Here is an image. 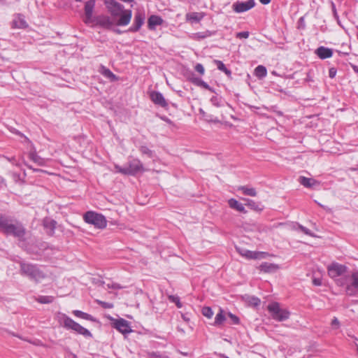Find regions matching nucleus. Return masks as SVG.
Returning a JSON list of instances; mask_svg holds the SVG:
<instances>
[{
	"label": "nucleus",
	"mask_w": 358,
	"mask_h": 358,
	"mask_svg": "<svg viewBox=\"0 0 358 358\" xmlns=\"http://www.w3.org/2000/svg\"><path fill=\"white\" fill-rule=\"evenodd\" d=\"M57 319L60 325L68 330H72L75 332L84 336L86 338L92 337L91 332L73 320L71 317L64 313H59L57 315Z\"/></svg>",
	"instance_id": "1"
},
{
	"label": "nucleus",
	"mask_w": 358,
	"mask_h": 358,
	"mask_svg": "<svg viewBox=\"0 0 358 358\" xmlns=\"http://www.w3.org/2000/svg\"><path fill=\"white\" fill-rule=\"evenodd\" d=\"M0 229L5 234L18 238H22L24 235V229L20 224H13L6 217H0Z\"/></svg>",
	"instance_id": "2"
},
{
	"label": "nucleus",
	"mask_w": 358,
	"mask_h": 358,
	"mask_svg": "<svg viewBox=\"0 0 358 358\" xmlns=\"http://www.w3.org/2000/svg\"><path fill=\"white\" fill-rule=\"evenodd\" d=\"M337 284L341 286L345 285L347 294L358 296V271H353L345 280L338 279Z\"/></svg>",
	"instance_id": "3"
},
{
	"label": "nucleus",
	"mask_w": 358,
	"mask_h": 358,
	"mask_svg": "<svg viewBox=\"0 0 358 358\" xmlns=\"http://www.w3.org/2000/svg\"><path fill=\"white\" fill-rule=\"evenodd\" d=\"M267 310L272 318L278 322L287 320L290 315L289 310L286 308H282L278 302L269 303L267 306Z\"/></svg>",
	"instance_id": "4"
},
{
	"label": "nucleus",
	"mask_w": 358,
	"mask_h": 358,
	"mask_svg": "<svg viewBox=\"0 0 358 358\" xmlns=\"http://www.w3.org/2000/svg\"><path fill=\"white\" fill-rule=\"evenodd\" d=\"M83 220L87 224L94 225L98 229H104L107 226L106 217L100 213L94 211H87L83 215Z\"/></svg>",
	"instance_id": "5"
},
{
	"label": "nucleus",
	"mask_w": 358,
	"mask_h": 358,
	"mask_svg": "<svg viewBox=\"0 0 358 358\" xmlns=\"http://www.w3.org/2000/svg\"><path fill=\"white\" fill-rule=\"evenodd\" d=\"M115 172L120 173L124 175H135L138 172L143 171V166L140 160L133 159L128 162V164L124 167H121L119 165H115Z\"/></svg>",
	"instance_id": "6"
},
{
	"label": "nucleus",
	"mask_w": 358,
	"mask_h": 358,
	"mask_svg": "<svg viewBox=\"0 0 358 358\" xmlns=\"http://www.w3.org/2000/svg\"><path fill=\"white\" fill-rule=\"evenodd\" d=\"M21 271L22 273L36 281H40L45 277L43 273L36 266L32 264L22 263Z\"/></svg>",
	"instance_id": "7"
},
{
	"label": "nucleus",
	"mask_w": 358,
	"mask_h": 358,
	"mask_svg": "<svg viewBox=\"0 0 358 358\" xmlns=\"http://www.w3.org/2000/svg\"><path fill=\"white\" fill-rule=\"evenodd\" d=\"M348 268L343 264L334 262L328 266L327 271L329 275L334 279L344 275L347 272Z\"/></svg>",
	"instance_id": "8"
},
{
	"label": "nucleus",
	"mask_w": 358,
	"mask_h": 358,
	"mask_svg": "<svg viewBox=\"0 0 358 358\" xmlns=\"http://www.w3.org/2000/svg\"><path fill=\"white\" fill-rule=\"evenodd\" d=\"M237 252L247 259H262L266 258L269 255L264 252L251 251L245 248H236Z\"/></svg>",
	"instance_id": "9"
},
{
	"label": "nucleus",
	"mask_w": 358,
	"mask_h": 358,
	"mask_svg": "<svg viewBox=\"0 0 358 358\" xmlns=\"http://www.w3.org/2000/svg\"><path fill=\"white\" fill-rule=\"evenodd\" d=\"M113 327L123 334H127L132 331L129 322L124 319H113Z\"/></svg>",
	"instance_id": "10"
},
{
	"label": "nucleus",
	"mask_w": 358,
	"mask_h": 358,
	"mask_svg": "<svg viewBox=\"0 0 358 358\" xmlns=\"http://www.w3.org/2000/svg\"><path fill=\"white\" fill-rule=\"evenodd\" d=\"M255 6V0H248L246 1H236L233 3V9L236 13L246 12Z\"/></svg>",
	"instance_id": "11"
},
{
	"label": "nucleus",
	"mask_w": 358,
	"mask_h": 358,
	"mask_svg": "<svg viewBox=\"0 0 358 358\" xmlns=\"http://www.w3.org/2000/svg\"><path fill=\"white\" fill-rule=\"evenodd\" d=\"M105 4L109 12L114 16L119 15L123 10V6L115 0H105Z\"/></svg>",
	"instance_id": "12"
},
{
	"label": "nucleus",
	"mask_w": 358,
	"mask_h": 358,
	"mask_svg": "<svg viewBox=\"0 0 358 358\" xmlns=\"http://www.w3.org/2000/svg\"><path fill=\"white\" fill-rule=\"evenodd\" d=\"M95 6L94 0H90L85 5V19L86 24L90 23L92 19V13Z\"/></svg>",
	"instance_id": "13"
},
{
	"label": "nucleus",
	"mask_w": 358,
	"mask_h": 358,
	"mask_svg": "<svg viewBox=\"0 0 358 358\" xmlns=\"http://www.w3.org/2000/svg\"><path fill=\"white\" fill-rule=\"evenodd\" d=\"M28 27V24L25 20V17L22 14L15 15L13 20V27L16 29H25Z\"/></svg>",
	"instance_id": "14"
},
{
	"label": "nucleus",
	"mask_w": 358,
	"mask_h": 358,
	"mask_svg": "<svg viewBox=\"0 0 358 358\" xmlns=\"http://www.w3.org/2000/svg\"><path fill=\"white\" fill-rule=\"evenodd\" d=\"M150 99L155 104L162 107H166L168 105L162 94L159 92H152Z\"/></svg>",
	"instance_id": "15"
},
{
	"label": "nucleus",
	"mask_w": 358,
	"mask_h": 358,
	"mask_svg": "<svg viewBox=\"0 0 358 358\" xmlns=\"http://www.w3.org/2000/svg\"><path fill=\"white\" fill-rule=\"evenodd\" d=\"M119 15L120 19L117 24L120 26H125L130 22L132 13L131 10H122V13Z\"/></svg>",
	"instance_id": "16"
},
{
	"label": "nucleus",
	"mask_w": 358,
	"mask_h": 358,
	"mask_svg": "<svg viewBox=\"0 0 358 358\" xmlns=\"http://www.w3.org/2000/svg\"><path fill=\"white\" fill-rule=\"evenodd\" d=\"M315 53L322 59L330 58L333 55L332 50L324 46H320L317 48Z\"/></svg>",
	"instance_id": "17"
},
{
	"label": "nucleus",
	"mask_w": 358,
	"mask_h": 358,
	"mask_svg": "<svg viewBox=\"0 0 358 358\" xmlns=\"http://www.w3.org/2000/svg\"><path fill=\"white\" fill-rule=\"evenodd\" d=\"M56 224L57 222L52 219L46 217L43 220V227L48 234L52 235L54 233Z\"/></svg>",
	"instance_id": "18"
},
{
	"label": "nucleus",
	"mask_w": 358,
	"mask_h": 358,
	"mask_svg": "<svg viewBox=\"0 0 358 358\" xmlns=\"http://www.w3.org/2000/svg\"><path fill=\"white\" fill-rule=\"evenodd\" d=\"M203 17L204 13L201 12L188 13L185 15L186 20L191 22H199L203 18Z\"/></svg>",
	"instance_id": "19"
},
{
	"label": "nucleus",
	"mask_w": 358,
	"mask_h": 358,
	"mask_svg": "<svg viewBox=\"0 0 358 358\" xmlns=\"http://www.w3.org/2000/svg\"><path fill=\"white\" fill-rule=\"evenodd\" d=\"M278 265L268 262H264L259 266L260 271L264 273H273L278 270Z\"/></svg>",
	"instance_id": "20"
},
{
	"label": "nucleus",
	"mask_w": 358,
	"mask_h": 358,
	"mask_svg": "<svg viewBox=\"0 0 358 358\" xmlns=\"http://www.w3.org/2000/svg\"><path fill=\"white\" fill-rule=\"evenodd\" d=\"M143 22H144V17L140 13L136 14L134 17V24L130 27L129 30L131 31H137L141 28L142 24H143Z\"/></svg>",
	"instance_id": "21"
},
{
	"label": "nucleus",
	"mask_w": 358,
	"mask_h": 358,
	"mask_svg": "<svg viewBox=\"0 0 358 358\" xmlns=\"http://www.w3.org/2000/svg\"><path fill=\"white\" fill-rule=\"evenodd\" d=\"M99 71L101 75L109 79L110 81L117 80V77L110 69L103 66H100Z\"/></svg>",
	"instance_id": "22"
},
{
	"label": "nucleus",
	"mask_w": 358,
	"mask_h": 358,
	"mask_svg": "<svg viewBox=\"0 0 358 358\" xmlns=\"http://www.w3.org/2000/svg\"><path fill=\"white\" fill-rule=\"evenodd\" d=\"M163 22L162 17L157 15H151L148 19V27L150 29H155L156 26L161 25Z\"/></svg>",
	"instance_id": "23"
},
{
	"label": "nucleus",
	"mask_w": 358,
	"mask_h": 358,
	"mask_svg": "<svg viewBox=\"0 0 358 358\" xmlns=\"http://www.w3.org/2000/svg\"><path fill=\"white\" fill-rule=\"evenodd\" d=\"M228 204L230 208L235 209L236 210H237L238 212H241V213L246 212L244 206L241 203L238 202L237 200H236L234 199H230L228 201Z\"/></svg>",
	"instance_id": "24"
},
{
	"label": "nucleus",
	"mask_w": 358,
	"mask_h": 358,
	"mask_svg": "<svg viewBox=\"0 0 358 358\" xmlns=\"http://www.w3.org/2000/svg\"><path fill=\"white\" fill-rule=\"evenodd\" d=\"M299 182L306 187H313L317 185L318 182L315 179L300 176Z\"/></svg>",
	"instance_id": "25"
},
{
	"label": "nucleus",
	"mask_w": 358,
	"mask_h": 358,
	"mask_svg": "<svg viewBox=\"0 0 358 358\" xmlns=\"http://www.w3.org/2000/svg\"><path fill=\"white\" fill-rule=\"evenodd\" d=\"M227 313H224L222 309H220L219 313L216 315L214 321L215 326H220L227 320Z\"/></svg>",
	"instance_id": "26"
},
{
	"label": "nucleus",
	"mask_w": 358,
	"mask_h": 358,
	"mask_svg": "<svg viewBox=\"0 0 358 358\" xmlns=\"http://www.w3.org/2000/svg\"><path fill=\"white\" fill-rule=\"evenodd\" d=\"M238 190L242 191V192L247 196H255L257 195V192L255 188L249 187L248 186H241L238 188Z\"/></svg>",
	"instance_id": "27"
},
{
	"label": "nucleus",
	"mask_w": 358,
	"mask_h": 358,
	"mask_svg": "<svg viewBox=\"0 0 358 358\" xmlns=\"http://www.w3.org/2000/svg\"><path fill=\"white\" fill-rule=\"evenodd\" d=\"M255 75L259 78L266 77L267 75L266 67L262 65L257 66L255 69Z\"/></svg>",
	"instance_id": "28"
},
{
	"label": "nucleus",
	"mask_w": 358,
	"mask_h": 358,
	"mask_svg": "<svg viewBox=\"0 0 358 358\" xmlns=\"http://www.w3.org/2000/svg\"><path fill=\"white\" fill-rule=\"evenodd\" d=\"M73 314L77 317H80V318H82V319H84L86 320H90V321L94 320L93 317L91 315L84 313L81 310H75L73 311Z\"/></svg>",
	"instance_id": "29"
},
{
	"label": "nucleus",
	"mask_w": 358,
	"mask_h": 358,
	"mask_svg": "<svg viewBox=\"0 0 358 358\" xmlns=\"http://www.w3.org/2000/svg\"><path fill=\"white\" fill-rule=\"evenodd\" d=\"M243 200L246 202L245 205L250 207L251 209L259 211L262 210V208H261L259 205L255 203L254 201L245 198H243Z\"/></svg>",
	"instance_id": "30"
},
{
	"label": "nucleus",
	"mask_w": 358,
	"mask_h": 358,
	"mask_svg": "<svg viewBox=\"0 0 358 358\" xmlns=\"http://www.w3.org/2000/svg\"><path fill=\"white\" fill-rule=\"evenodd\" d=\"M54 298L51 296H40L36 299V301L40 303H50L53 301Z\"/></svg>",
	"instance_id": "31"
},
{
	"label": "nucleus",
	"mask_w": 358,
	"mask_h": 358,
	"mask_svg": "<svg viewBox=\"0 0 358 358\" xmlns=\"http://www.w3.org/2000/svg\"><path fill=\"white\" fill-rule=\"evenodd\" d=\"M215 62L217 64V67L219 70L224 72L227 75L231 74V71L227 69V67L225 66L222 62L219 60H215Z\"/></svg>",
	"instance_id": "32"
},
{
	"label": "nucleus",
	"mask_w": 358,
	"mask_h": 358,
	"mask_svg": "<svg viewBox=\"0 0 358 358\" xmlns=\"http://www.w3.org/2000/svg\"><path fill=\"white\" fill-rule=\"evenodd\" d=\"M210 102L213 106H215L216 107H221L223 106V103H222L223 101H222L221 97H219L217 96H213V97H211Z\"/></svg>",
	"instance_id": "33"
},
{
	"label": "nucleus",
	"mask_w": 358,
	"mask_h": 358,
	"mask_svg": "<svg viewBox=\"0 0 358 358\" xmlns=\"http://www.w3.org/2000/svg\"><path fill=\"white\" fill-rule=\"evenodd\" d=\"M99 23L105 27H109L112 25L110 20L108 17H103L99 18Z\"/></svg>",
	"instance_id": "34"
},
{
	"label": "nucleus",
	"mask_w": 358,
	"mask_h": 358,
	"mask_svg": "<svg viewBox=\"0 0 358 358\" xmlns=\"http://www.w3.org/2000/svg\"><path fill=\"white\" fill-rule=\"evenodd\" d=\"M201 312L202 314L208 319L211 318L213 315V311L210 307H203Z\"/></svg>",
	"instance_id": "35"
},
{
	"label": "nucleus",
	"mask_w": 358,
	"mask_h": 358,
	"mask_svg": "<svg viewBox=\"0 0 358 358\" xmlns=\"http://www.w3.org/2000/svg\"><path fill=\"white\" fill-rule=\"evenodd\" d=\"M169 300L171 301V302H173L176 303V306L178 308H182V305L181 303V302L180 301V299L178 296H173V295H171L169 296Z\"/></svg>",
	"instance_id": "36"
},
{
	"label": "nucleus",
	"mask_w": 358,
	"mask_h": 358,
	"mask_svg": "<svg viewBox=\"0 0 358 358\" xmlns=\"http://www.w3.org/2000/svg\"><path fill=\"white\" fill-rule=\"evenodd\" d=\"M187 79H188V80H189L191 83H192L195 85H197L199 80H201V78L196 77L193 73H191L188 76Z\"/></svg>",
	"instance_id": "37"
},
{
	"label": "nucleus",
	"mask_w": 358,
	"mask_h": 358,
	"mask_svg": "<svg viewBox=\"0 0 358 358\" xmlns=\"http://www.w3.org/2000/svg\"><path fill=\"white\" fill-rule=\"evenodd\" d=\"M227 315L229 318H230L232 324H239L240 320L236 315L232 314L231 313H227Z\"/></svg>",
	"instance_id": "38"
},
{
	"label": "nucleus",
	"mask_w": 358,
	"mask_h": 358,
	"mask_svg": "<svg viewBox=\"0 0 358 358\" xmlns=\"http://www.w3.org/2000/svg\"><path fill=\"white\" fill-rule=\"evenodd\" d=\"M297 227L301 229V231H303L305 234L308 235L312 237H315V235L312 233L308 229H307L305 227H303L301 225L298 224Z\"/></svg>",
	"instance_id": "39"
},
{
	"label": "nucleus",
	"mask_w": 358,
	"mask_h": 358,
	"mask_svg": "<svg viewBox=\"0 0 358 358\" xmlns=\"http://www.w3.org/2000/svg\"><path fill=\"white\" fill-rule=\"evenodd\" d=\"M140 151L142 154L147 155L150 157H152V152L146 146H141Z\"/></svg>",
	"instance_id": "40"
},
{
	"label": "nucleus",
	"mask_w": 358,
	"mask_h": 358,
	"mask_svg": "<svg viewBox=\"0 0 358 358\" xmlns=\"http://www.w3.org/2000/svg\"><path fill=\"white\" fill-rule=\"evenodd\" d=\"M30 158L31 160L38 163V164H43V159L40 158L36 153H31Z\"/></svg>",
	"instance_id": "41"
},
{
	"label": "nucleus",
	"mask_w": 358,
	"mask_h": 358,
	"mask_svg": "<svg viewBox=\"0 0 358 358\" xmlns=\"http://www.w3.org/2000/svg\"><path fill=\"white\" fill-rule=\"evenodd\" d=\"M208 36H210V35L208 34L199 32V33L194 34L192 38L193 39L199 40V39L205 38L206 37H207Z\"/></svg>",
	"instance_id": "42"
},
{
	"label": "nucleus",
	"mask_w": 358,
	"mask_h": 358,
	"mask_svg": "<svg viewBox=\"0 0 358 358\" xmlns=\"http://www.w3.org/2000/svg\"><path fill=\"white\" fill-rule=\"evenodd\" d=\"M103 284L105 285V286L107 287V288H112V289H122V287L117 284V283H114V282H108V283H106V282H103Z\"/></svg>",
	"instance_id": "43"
},
{
	"label": "nucleus",
	"mask_w": 358,
	"mask_h": 358,
	"mask_svg": "<svg viewBox=\"0 0 358 358\" xmlns=\"http://www.w3.org/2000/svg\"><path fill=\"white\" fill-rule=\"evenodd\" d=\"M197 86L202 87L206 90H208L210 92H214L213 88H211L208 83H206L201 79L199 80V83L197 84Z\"/></svg>",
	"instance_id": "44"
},
{
	"label": "nucleus",
	"mask_w": 358,
	"mask_h": 358,
	"mask_svg": "<svg viewBox=\"0 0 358 358\" xmlns=\"http://www.w3.org/2000/svg\"><path fill=\"white\" fill-rule=\"evenodd\" d=\"M197 86L202 87L206 90H208L210 92H214L213 88H211L208 83H206L201 79L199 80V83L197 84Z\"/></svg>",
	"instance_id": "45"
},
{
	"label": "nucleus",
	"mask_w": 358,
	"mask_h": 358,
	"mask_svg": "<svg viewBox=\"0 0 358 358\" xmlns=\"http://www.w3.org/2000/svg\"><path fill=\"white\" fill-rule=\"evenodd\" d=\"M331 327L334 329H337L340 327V322L336 317H334L331 323Z\"/></svg>",
	"instance_id": "46"
},
{
	"label": "nucleus",
	"mask_w": 358,
	"mask_h": 358,
	"mask_svg": "<svg viewBox=\"0 0 358 358\" xmlns=\"http://www.w3.org/2000/svg\"><path fill=\"white\" fill-rule=\"evenodd\" d=\"M195 70L201 75H203L204 73H205V69H204V67L202 64H197L196 66H195Z\"/></svg>",
	"instance_id": "47"
},
{
	"label": "nucleus",
	"mask_w": 358,
	"mask_h": 358,
	"mask_svg": "<svg viewBox=\"0 0 358 358\" xmlns=\"http://www.w3.org/2000/svg\"><path fill=\"white\" fill-rule=\"evenodd\" d=\"M236 37L238 38H248L249 37L248 31H241L236 34Z\"/></svg>",
	"instance_id": "48"
},
{
	"label": "nucleus",
	"mask_w": 358,
	"mask_h": 358,
	"mask_svg": "<svg viewBox=\"0 0 358 358\" xmlns=\"http://www.w3.org/2000/svg\"><path fill=\"white\" fill-rule=\"evenodd\" d=\"M250 302L255 306H257L260 304V299L257 297H251Z\"/></svg>",
	"instance_id": "49"
},
{
	"label": "nucleus",
	"mask_w": 358,
	"mask_h": 358,
	"mask_svg": "<svg viewBox=\"0 0 358 358\" xmlns=\"http://www.w3.org/2000/svg\"><path fill=\"white\" fill-rule=\"evenodd\" d=\"M99 303L102 306V307L106 308H111L113 306V304L110 303L100 301Z\"/></svg>",
	"instance_id": "50"
},
{
	"label": "nucleus",
	"mask_w": 358,
	"mask_h": 358,
	"mask_svg": "<svg viewBox=\"0 0 358 358\" xmlns=\"http://www.w3.org/2000/svg\"><path fill=\"white\" fill-rule=\"evenodd\" d=\"M336 74V71L334 69H329V77L333 78L335 77Z\"/></svg>",
	"instance_id": "51"
},
{
	"label": "nucleus",
	"mask_w": 358,
	"mask_h": 358,
	"mask_svg": "<svg viewBox=\"0 0 358 358\" xmlns=\"http://www.w3.org/2000/svg\"><path fill=\"white\" fill-rule=\"evenodd\" d=\"M313 284H314L315 285H317V286H320V285H322V281H321V280H320V279H319V278H314V279H313Z\"/></svg>",
	"instance_id": "52"
},
{
	"label": "nucleus",
	"mask_w": 358,
	"mask_h": 358,
	"mask_svg": "<svg viewBox=\"0 0 358 358\" xmlns=\"http://www.w3.org/2000/svg\"><path fill=\"white\" fill-rule=\"evenodd\" d=\"M271 0H259L260 3L266 5L268 4L271 2Z\"/></svg>",
	"instance_id": "53"
},
{
	"label": "nucleus",
	"mask_w": 358,
	"mask_h": 358,
	"mask_svg": "<svg viewBox=\"0 0 358 358\" xmlns=\"http://www.w3.org/2000/svg\"><path fill=\"white\" fill-rule=\"evenodd\" d=\"M8 160L11 162H13L14 161V158H12V159H8Z\"/></svg>",
	"instance_id": "54"
},
{
	"label": "nucleus",
	"mask_w": 358,
	"mask_h": 358,
	"mask_svg": "<svg viewBox=\"0 0 358 358\" xmlns=\"http://www.w3.org/2000/svg\"><path fill=\"white\" fill-rule=\"evenodd\" d=\"M354 69H355V71H358V69H357V66H355V67H354Z\"/></svg>",
	"instance_id": "55"
},
{
	"label": "nucleus",
	"mask_w": 358,
	"mask_h": 358,
	"mask_svg": "<svg viewBox=\"0 0 358 358\" xmlns=\"http://www.w3.org/2000/svg\"><path fill=\"white\" fill-rule=\"evenodd\" d=\"M357 351H358V345H357Z\"/></svg>",
	"instance_id": "56"
}]
</instances>
